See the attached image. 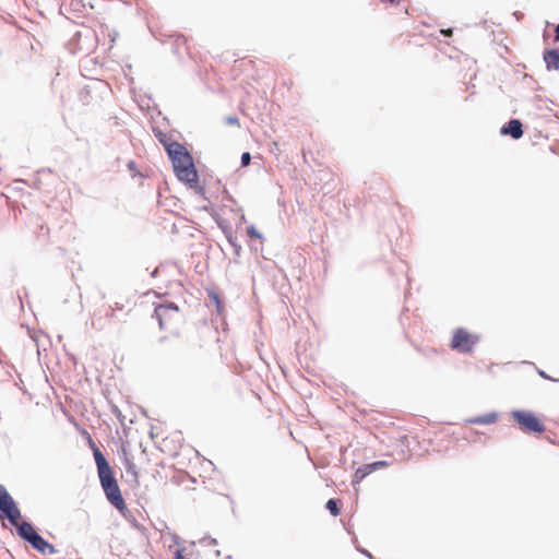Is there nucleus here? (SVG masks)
I'll use <instances>...</instances> for the list:
<instances>
[{
  "instance_id": "nucleus-1",
  "label": "nucleus",
  "mask_w": 559,
  "mask_h": 559,
  "mask_svg": "<svg viewBox=\"0 0 559 559\" xmlns=\"http://www.w3.org/2000/svg\"><path fill=\"white\" fill-rule=\"evenodd\" d=\"M0 518L8 520V522L15 527L16 535L41 555H55L58 552L56 547L47 542L28 521L20 522L22 518L21 510L7 490L0 484Z\"/></svg>"
},
{
  "instance_id": "nucleus-2",
  "label": "nucleus",
  "mask_w": 559,
  "mask_h": 559,
  "mask_svg": "<svg viewBox=\"0 0 559 559\" xmlns=\"http://www.w3.org/2000/svg\"><path fill=\"white\" fill-rule=\"evenodd\" d=\"M167 155L179 181L186 183L199 179L193 157L186 146L181 143L169 144L167 145Z\"/></svg>"
},
{
  "instance_id": "nucleus-3",
  "label": "nucleus",
  "mask_w": 559,
  "mask_h": 559,
  "mask_svg": "<svg viewBox=\"0 0 559 559\" xmlns=\"http://www.w3.org/2000/svg\"><path fill=\"white\" fill-rule=\"evenodd\" d=\"M511 416L520 429L527 433H542L546 430L543 421L531 411L515 409Z\"/></svg>"
},
{
  "instance_id": "nucleus-4",
  "label": "nucleus",
  "mask_w": 559,
  "mask_h": 559,
  "mask_svg": "<svg viewBox=\"0 0 559 559\" xmlns=\"http://www.w3.org/2000/svg\"><path fill=\"white\" fill-rule=\"evenodd\" d=\"M478 335L471 334L464 328H457L453 332L450 347L461 354H469L473 352L475 345L478 343Z\"/></svg>"
},
{
  "instance_id": "nucleus-5",
  "label": "nucleus",
  "mask_w": 559,
  "mask_h": 559,
  "mask_svg": "<svg viewBox=\"0 0 559 559\" xmlns=\"http://www.w3.org/2000/svg\"><path fill=\"white\" fill-rule=\"evenodd\" d=\"M103 490L109 503L112 507H115L119 512H123L124 510H127V503L122 497L118 483Z\"/></svg>"
},
{
  "instance_id": "nucleus-6",
  "label": "nucleus",
  "mask_w": 559,
  "mask_h": 559,
  "mask_svg": "<svg viewBox=\"0 0 559 559\" xmlns=\"http://www.w3.org/2000/svg\"><path fill=\"white\" fill-rule=\"evenodd\" d=\"M523 133V123L520 119H510L500 129V134L510 135L514 140L521 139Z\"/></svg>"
},
{
  "instance_id": "nucleus-7",
  "label": "nucleus",
  "mask_w": 559,
  "mask_h": 559,
  "mask_svg": "<svg viewBox=\"0 0 559 559\" xmlns=\"http://www.w3.org/2000/svg\"><path fill=\"white\" fill-rule=\"evenodd\" d=\"M179 307L173 301H166L155 307L154 317L158 320L159 328H164V312H178Z\"/></svg>"
},
{
  "instance_id": "nucleus-8",
  "label": "nucleus",
  "mask_w": 559,
  "mask_h": 559,
  "mask_svg": "<svg viewBox=\"0 0 559 559\" xmlns=\"http://www.w3.org/2000/svg\"><path fill=\"white\" fill-rule=\"evenodd\" d=\"M543 59L546 63V68L548 71L556 70L559 71V50L556 48L546 49L543 52Z\"/></svg>"
},
{
  "instance_id": "nucleus-9",
  "label": "nucleus",
  "mask_w": 559,
  "mask_h": 559,
  "mask_svg": "<svg viewBox=\"0 0 559 559\" xmlns=\"http://www.w3.org/2000/svg\"><path fill=\"white\" fill-rule=\"evenodd\" d=\"M97 473L102 489H105L118 483L111 467L98 471Z\"/></svg>"
},
{
  "instance_id": "nucleus-10",
  "label": "nucleus",
  "mask_w": 559,
  "mask_h": 559,
  "mask_svg": "<svg viewBox=\"0 0 559 559\" xmlns=\"http://www.w3.org/2000/svg\"><path fill=\"white\" fill-rule=\"evenodd\" d=\"M498 420V414L496 412L487 413L485 415L468 418L466 423L472 425H491Z\"/></svg>"
},
{
  "instance_id": "nucleus-11",
  "label": "nucleus",
  "mask_w": 559,
  "mask_h": 559,
  "mask_svg": "<svg viewBox=\"0 0 559 559\" xmlns=\"http://www.w3.org/2000/svg\"><path fill=\"white\" fill-rule=\"evenodd\" d=\"M218 226L222 228L228 243L233 247L235 255L239 257L242 248L238 243L237 237L234 236L231 228L229 226H223L222 224H219Z\"/></svg>"
},
{
  "instance_id": "nucleus-12",
  "label": "nucleus",
  "mask_w": 559,
  "mask_h": 559,
  "mask_svg": "<svg viewBox=\"0 0 559 559\" xmlns=\"http://www.w3.org/2000/svg\"><path fill=\"white\" fill-rule=\"evenodd\" d=\"M371 473H373L372 468L369 466V463L368 464H364L361 466H359L355 474H354V477H353V486L356 488V486L362 481L368 475H370Z\"/></svg>"
},
{
  "instance_id": "nucleus-13",
  "label": "nucleus",
  "mask_w": 559,
  "mask_h": 559,
  "mask_svg": "<svg viewBox=\"0 0 559 559\" xmlns=\"http://www.w3.org/2000/svg\"><path fill=\"white\" fill-rule=\"evenodd\" d=\"M92 449H93V456H94V460H95L97 472L102 471V469H105V468H108V467H111L109 465L108 461L106 460L105 455L103 454V452L97 447H95L93 444Z\"/></svg>"
},
{
  "instance_id": "nucleus-14",
  "label": "nucleus",
  "mask_w": 559,
  "mask_h": 559,
  "mask_svg": "<svg viewBox=\"0 0 559 559\" xmlns=\"http://www.w3.org/2000/svg\"><path fill=\"white\" fill-rule=\"evenodd\" d=\"M325 508L333 516H336L341 513V501L338 499L331 498L326 501Z\"/></svg>"
},
{
  "instance_id": "nucleus-15",
  "label": "nucleus",
  "mask_w": 559,
  "mask_h": 559,
  "mask_svg": "<svg viewBox=\"0 0 559 559\" xmlns=\"http://www.w3.org/2000/svg\"><path fill=\"white\" fill-rule=\"evenodd\" d=\"M124 467H126L127 475L131 476L132 480L138 483V471H136L135 464L132 461H130L129 459H127L126 463H124Z\"/></svg>"
},
{
  "instance_id": "nucleus-16",
  "label": "nucleus",
  "mask_w": 559,
  "mask_h": 559,
  "mask_svg": "<svg viewBox=\"0 0 559 559\" xmlns=\"http://www.w3.org/2000/svg\"><path fill=\"white\" fill-rule=\"evenodd\" d=\"M186 185H188L189 188L193 189L201 198H203L204 200H207V198L205 195L206 194L205 188L203 186L199 185V179L195 181L186 182Z\"/></svg>"
},
{
  "instance_id": "nucleus-17",
  "label": "nucleus",
  "mask_w": 559,
  "mask_h": 559,
  "mask_svg": "<svg viewBox=\"0 0 559 559\" xmlns=\"http://www.w3.org/2000/svg\"><path fill=\"white\" fill-rule=\"evenodd\" d=\"M155 136L158 139L159 143L163 144L165 151L167 152V145L178 143L177 141H171V139L162 131L155 133Z\"/></svg>"
},
{
  "instance_id": "nucleus-18",
  "label": "nucleus",
  "mask_w": 559,
  "mask_h": 559,
  "mask_svg": "<svg viewBox=\"0 0 559 559\" xmlns=\"http://www.w3.org/2000/svg\"><path fill=\"white\" fill-rule=\"evenodd\" d=\"M247 233L249 237L257 238L260 240L263 239V235L253 225L248 227Z\"/></svg>"
},
{
  "instance_id": "nucleus-19",
  "label": "nucleus",
  "mask_w": 559,
  "mask_h": 559,
  "mask_svg": "<svg viewBox=\"0 0 559 559\" xmlns=\"http://www.w3.org/2000/svg\"><path fill=\"white\" fill-rule=\"evenodd\" d=\"M251 162V154L249 152H243L241 154V158H240V165L241 167H247L249 166Z\"/></svg>"
},
{
  "instance_id": "nucleus-20",
  "label": "nucleus",
  "mask_w": 559,
  "mask_h": 559,
  "mask_svg": "<svg viewBox=\"0 0 559 559\" xmlns=\"http://www.w3.org/2000/svg\"><path fill=\"white\" fill-rule=\"evenodd\" d=\"M389 463L386 461H374L369 463V466L372 468L373 472L378 471L379 468L388 466Z\"/></svg>"
},
{
  "instance_id": "nucleus-21",
  "label": "nucleus",
  "mask_w": 559,
  "mask_h": 559,
  "mask_svg": "<svg viewBox=\"0 0 559 559\" xmlns=\"http://www.w3.org/2000/svg\"><path fill=\"white\" fill-rule=\"evenodd\" d=\"M225 122L227 124L237 126L239 127V119L236 116H228L225 118Z\"/></svg>"
},
{
  "instance_id": "nucleus-22",
  "label": "nucleus",
  "mask_w": 559,
  "mask_h": 559,
  "mask_svg": "<svg viewBox=\"0 0 559 559\" xmlns=\"http://www.w3.org/2000/svg\"><path fill=\"white\" fill-rule=\"evenodd\" d=\"M206 540H207L209 545H212V546L217 545V539L216 538H212L211 536H205L202 539H200V544H203Z\"/></svg>"
},
{
  "instance_id": "nucleus-23",
  "label": "nucleus",
  "mask_w": 559,
  "mask_h": 559,
  "mask_svg": "<svg viewBox=\"0 0 559 559\" xmlns=\"http://www.w3.org/2000/svg\"><path fill=\"white\" fill-rule=\"evenodd\" d=\"M537 373H538L539 377H542L544 379H547V380H550V381H554V382L558 381L557 379H554L549 374H547L544 370H537Z\"/></svg>"
},
{
  "instance_id": "nucleus-24",
  "label": "nucleus",
  "mask_w": 559,
  "mask_h": 559,
  "mask_svg": "<svg viewBox=\"0 0 559 559\" xmlns=\"http://www.w3.org/2000/svg\"><path fill=\"white\" fill-rule=\"evenodd\" d=\"M174 559H185L183 549H177L174 554Z\"/></svg>"
},
{
  "instance_id": "nucleus-25",
  "label": "nucleus",
  "mask_w": 559,
  "mask_h": 559,
  "mask_svg": "<svg viewBox=\"0 0 559 559\" xmlns=\"http://www.w3.org/2000/svg\"><path fill=\"white\" fill-rule=\"evenodd\" d=\"M357 549H358V551H359V552H361V554H362V555H365L366 557H368V558H372V555H371L368 550H366V549H364V548H360V547H357Z\"/></svg>"
},
{
  "instance_id": "nucleus-26",
  "label": "nucleus",
  "mask_w": 559,
  "mask_h": 559,
  "mask_svg": "<svg viewBox=\"0 0 559 559\" xmlns=\"http://www.w3.org/2000/svg\"><path fill=\"white\" fill-rule=\"evenodd\" d=\"M555 40L559 43V23L555 26Z\"/></svg>"
},
{
  "instance_id": "nucleus-27",
  "label": "nucleus",
  "mask_w": 559,
  "mask_h": 559,
  "mask_svg": "<svg viewBox=\"0 0 559 559\" xmlns=\"http://www.w3.org/2000/svg\"><path fill=\"white\" fill-rule=\"evenodd\" d=\"M441 33L444 35V36H450L452 33H453V29L452 28H447V29H441Z\"/></svg>"
},
{
  "instance_id": "nucleus-28",
  "label": "nucleus",
  "mask_w": 559,
  "mask_h": 559,
  "mask_svg": "<svg viewBox=\"0 0 559 559\" xmlns=\"http://www.w3.org/2000/svg\"><path fill=\"white\" fill-rule=\"evenodd\" d=\"M213 299H214V301H215V304H216L217 308H219V298H218V296H217V295H215V294H213Z\"/></svg>"
},
{
  "instance_id": "nucleus-29",
  "label": "nucleus",
  "mask_w": 559,
  "mask_h": 559,
  "mask_svg": "<svg viewBox=\"0 0 559 559\" xmlns=\"http://www.w3.org/2000/svg\"><path fill=\"white\" fill-rule=\"evenodd\" d=\"M128 167H129V169H133V168L135 167V162L130 160V162L128 163Z\"/></svg>"
},
{
  "instance_id": "nucleus-30",
  "label": "nucleus",
  "mask_w": 559,
  "mask_h": 559,
  "mask_svg": "<svg viewBox=\"0 0 559 559\" xmlns=\"http://www.w3.org/2000/svg\"><path fill=\"white\" fill-rule=\"evenodd\" d=\"M157 274H158V269H155V270L151 273V276H152V277H155V276H157Z\"/></svg>"
},
{
  "instance_id": "nucleus-31",
  "label": "nucleus",
  "mask_w": 559,
  "mask_h": 559,
  "mask_svg": "<svg viewBox=\"0 0 559 559\" xmlns=\"http://www.w3.org/2000/svg\"><path fill=\"white\" fill-rule=\"evenodd\" d=\"M215 556H216V557H219V556H221V551H219V550H216V551H215Z\"/></svg>"
},
{
  "instance_id": "nucleus-32",
  "label": "nucleus",
  "mask_w": 559,
  "mask_h": 559,
  "mask_svg": "<svg viewBox=\"0 0 559 559\" xmlns=\"http://www.w3.org/2000/svg\"><path fill=\"white\" fill-rule=\"evenodd\" d=\"M170 312H164V320L167 318V316L169 314Z\"/></svg>"
},
{
  "instance_id": "nucleus-33",
  "label": "nucleus",
  "mask_w": 559,
  "mask_h": 559,
  "mask_svg": "<svg viewBox=\"0 0 559 559\" xmlns=\"http://www.w3.org/2000/svg\"><path fill=\"white\" fill-rule=\"evenodd\" d=\"M165 340H166V337H165V336H163V337H160V338H159V342H163V341H165Z\"/></svg>"
},
{
  "instance_id": "nucleus-34",
  "label": "nucleus",
  "mask_w": 559,
  "mask_h": 559,
  "mask_svg": "<svg viewBox=\"0 0 559 559\" xmlns=\"http://www.w3.org/2000/svg\"><path fill=\"white\" fill-rule=\"evenodd\" d=\"M391 3H396L397 0H389Z\"/></svg>"
},
{
  "instance_id": "nucleus-35",
  "label": "nucleus",
  "mask_w": 559,
  "mask_h": 559,
  "mask_svg": "<svg viewBox=\"0 0 559 559\" xmlns=\"http://www.w3.org/2000/svg\"><path fill=\"white\" fill-rule=\"evenodd\" d=\"M369 559H374V557L372 556V558H369Z\"/></svg>"
}]
</instances>
